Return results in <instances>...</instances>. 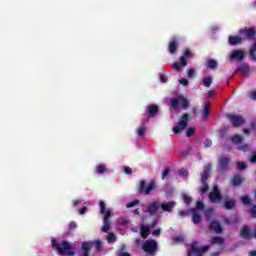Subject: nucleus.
<instances>
[{
  "label": "nucleus",
  "instance_id": "obj_37",
  "mask_svg": "<svg viewBox=\"0 0 256 256\" xmlns=\"http://www.w3.org/2000/svg\"><path fill=\"white\" fill-rule=\"evenodd\" d=\"M145 131H147V126H145V124L138 127L137 129L138 136L143 137V135H145Z\"/></svg>",
  "mask_w": 256,
  "mask_h": 256
},
{
  "label": "nucleus",
  "instance_id": "obj_6",
  "mask_svg": "<svg viewBox=\"0 0 256 256\" xmlns=\"http://www.w3.org/2000/svg\"><path fill=\"white\" fill-rule=\"evenodd\" d=\"M239 35L242 37L243 41H246V39L251 41L252 39H255L256 31L254 28L245 27L239 30Z\"/></svg>",
  "mask_w": 256,
  "mask_h": 256
},
{
  "label": "nucleus",
  "instance_id": "obj_4",
  "mask_svg": "<svg viewBox=\"0 0 256 256\" xmlns=\"http://www.w3.org/2000/svg\"><path fill=\"white\" fill-rule=\"evenodd\" d=\"M190 119L191 115L189 113H184L181 116V121L178 123V125L173 127V133L178 135V133H181L183 129H187V125Z\"/></svg>",
  "mask_w": 256,
  "mask_h": 256
},
{
  "label": "nucleus",
  "instance_id": "obj_38",
  "mask_svg": "<svg viewBox=\"0 0 256 256\" xmlns=\"http://www.w3.org/2000/svg\"><path fill=\"white\" fill-rule=\"evenodd\" d=\"M96 169H97V173H98L99 175H103V173H105V172L108 171L107 168L105 167V165H103V164H99V165L96 167Z\"/></svg>",
  "mask_w": 256,
  "mask_h": 256
},
{
  "label": "nucleus",
  "instance_id": "obj_1",
  "mask_svg": "<svg viewBox=\"0 0 256 256\" xmlns=\"http://www.w3.org/2000/svg\"><path fill=\"white\" fill-rule=\"evenodd\" d=\"M52 247L56 249L59 255H67V256H75V252L73 251V246L71 243L67 241H62V243H57V240L52 239Z\"/></svg>",
  "mask_w": 256,
  "mask_h": 256
},
{
  "label": "nucleus",
  "instance_id": "obj_52",
  "mask_svg": "<svg viewBox=\"0 0 256 256\" xmlns=\"http://www.w3.org/2000/svg\"><path fill=\"white\" fill-rule=\"evenodd\" d=\"M75 229H77V223L75 221L70 222L69 230L70 231H75Z\"/></svg>",
  "mask_w": 256,
  "mask_h": 256
},
{
  "label": "nucleus",
  "instance_id": "obj_47",
  "mask_svg": "<svg viewBox=\"0 0 256 256\" xmlns=\"http://www.w3.org/2000/svg\"><path fill=\"white\" fill-rule=\"evenodd\" d=\"M139 203H140V200H139V199H136V200H134V201L128 203V204L126 205V207H127L128 209H131V207H135V205H139Z\"/></svg>",
  "mask_w": 256,
  "mask_h": 256
},
{
  "label": "nucleus",
  "instance_id": "obj_64",
  "mask_svg": "<svg viewBox=\"0 0 256 256\" xmlns=\"http://www.w3.org/2000/svg\"><path fill=\"white\" fill-rule=\"evenodd\" d=\"M152 235H155V236L161 235V229L158 228V229L154 230V231L152 232Z\"/></svg>",
  "mask_w": 256,
  "mask_h": 256
},
{
  "label": "nucleus",
  "instance_id": "obj_22",
  "mask_svg": "<svg viewBox=\"0 0 256 256\" xmlns=\"http://www.w3.org/2000/svg\"><path fill=\"white\" fill-rule=\"evenodd\" d=\"M237 206V200L231 199V200H226L223 203L224 209H227L228 211H231V209H235Z\"/></svg>",
  "mask_w": 256,
  "mask_h": 256
},
{
  "label": "nucleus",
  "instance_id": "obj_63",
  "mask_svg": "<svg viewBox=\"0 0 256 256\" xmlns=\"http://www.w3.org/2000/svg\"><path fill=\"white\" fill-rule=\"evenodd\" d=\"M178 175H180V177H183V176H185V175H188V172L185 171V170H179V171H178Z\"/></svg>",
  "mask_w": 256,
  "mask_h": 256
},
{
  "label": "nucleus",
  "instance_id": "obj_31",
  "mask_svg": "<svg viewBox=\"0 0 256 256\" xmlns=\"http://www.w3.org/2000/svg\"><path fill=\"white\" fill-rule=\"evenodd\" d=\"M238 71H240V73H249L251 71V67H249L247 63H241Z\"/></svg>",
  "mask_w": 256,
  "mask_h": 256
},
{
  "label": "nucleus",
  "instance_id": "obj_42",
  "mask_svg": "<svg viewBox=\"0 0 256 256\" xmlns=\"http://www.w3.org/2000/svg\"><path fill=\"white\" fill-rule=\"evenodd\" d=\"M125 249H126V246L125 245H122L121 247H120V254H119V256H131V254L130 253H128V252H125Z\"/></svg>",
  "mask_w": 256,
  "mask_h": 256
},
{
  "label": "nucleus",
  "instance_id": "obj_18",
  "mask_svg": "<svg viewBox=\"0 0 256 256\" xmlns=\"http://www.w3.org/2000/svg\"><path fill=\"white\" fill-rule=\"evenodd\" d=\"M212 168H213V165L211 163L205 166L204 171L202 173L201 182H207V179H209V174L211 173Z\"/></svg>",
  "mask_w": 256,
  "mask_h": 256
},
{
  "label": "nucleus",
  "instance_id": "obj_41",
  "mask_svg": "<svg viewBox=\"0 0 256 256\" xmlns=\"http://www.w3.org/2000/svg\"><path fill=\"white\" fill-rule=\"evenodd\" d=\"M115 241H117V236H115V234L110 233L107 236V242L108 243H115Z\"/></svg>",
  "mask_w": 256,
  "mask_h": 256
},
{
  "label": "nucleus",
  "instance_id": "obj_14",
  "mask_svg": "<svg viewBox=\"0 0 256 256\" xmlns=\"http://www.w3.org/2000/svg\"><path fill=\"white\" fill-rule=\"evenodd\" d=\"M230 59L235 61H241L242 59H245V52L242 50H235L231 53Z\"/></svg>",
  "mask_w": 256,
  "mask_h": 256
},
{
  "label": "nucleus",
  "instance_id": "obj_61",
  "mask_svg": "<svg viewBox=\"0 0 256 256\" xmlns=\"http://www.w3.org/2000/svg\"><path fill=\"white\" fill-rule=\"evenodd\" d=\"M250 99H252L253 101H256V90L250 93Z\"/></svg>",
  "mask_w": 256,
  "mask_h": 256
},
{
  "label": "nucleus",
  "instance_id": "obj_39",
  "mask_svg": "<svg viewBox=\"0 0 256 256\" xmlns=\"http://www.w3.org/2000/svg\"><path fill=\"white\" fill-rule=\"evenodd\" d=\"M181 67H184L181 60L180 62H174L172 64V69H174V71H181Z\"/></svg>",
  "mask_w": 256,
  "mask_h": 256
},
{
  "label": "nucleus",
  "instance_id": "obj_9",
  "mask_svg": "<svg viewBox=\"0 0 256 256\" xmlns=\"http://www.w3.org/2000/svg\"><path fill=\"white\" fill-rule=\"evenodd\" d=\"M208 198L211 203H219L220 201H223V195L221 194L219 187L214 186L213 190L209 193Z\"/></svg>",
  "mask_w": 256,
  "mask_h": 256
},
{
  "label": "nucleus",
  "instance_id": "obj_2",
  "mask_svg": "<svg viewBox=\"0 0 256 256\" xmlns=\"http://www.w3.org/2000/svg\"><path fill=\"white\" fill-rule=\"evenodd\" d=\"M100 205V213L102 215H104L103 217V223L104 225L102 226L101 231L103 233H107V231H109V229H111V210H107V205L105 204V202L103 200H100L99 202Z\"/></svg>",
  "mask_w": 256,
  "mask_h": 256
},
{
  "label": "nucleus",
  "instance_id": "obj_21",
  "mask_svg": "<svg viewBox=\"0 0 256 256\" xmlns=\"http://www.w3.org/2000/svg\"><path fill=\"white\" fill-rule=\"evenodd\" d=\"M243 43L242 36H229V45L235 47V45H241Z\"/></svg>",
  "mask_w": 256,
  "mask_h": 256
},
{
  "label": "nucleus",
  "instance_id": "obj_15",
  "mask_svg": "<svg viewBox=\"0 0 256 256\" xmlns=\"http://www.w3.org/2000/svg\"><path fill=\"white\" fill-rule=\"evenodd\" d=\"M157 113H159V107L157 105L152 104L148 106V112H147L148 119L155 117Z\"/></svg>",
  "mask_w": 256,
  "mask_h": 256
},
{
  "label": "nucleus",
  "instance_id": "obj_34",
  "mask_svg": "<svg viewBox=\"0 0 256 256\" xmlns=\"http://www.w3.org/2000/svg\"><path fill=\"white\" fill-rule=\"evenodd\" d=\"M180 105H182V108L184 111H186V109H189V100L183 96H180Z\"/></svg>",
  "mask_w": 256,
  "mask_h": 256
},
{
  "label": "nucleus",
  "instance_id": "obj_5",
  "mask_svg": "<svg viewBox=\"0 0 256 256\" xmlns=\"http://www.w3.org/2000/svg\"><path fill=\"white\" fill-rule=\"evenodd\" d=\"M240 237L242 239H245L246 241H249L251 239H256V226L254 227V230L251 231V229H249V226L244 225L241 228Z\"/></svg>",
  "mask_w": 256,
  "mask_h": 256
},
{
  "label": "nucleus",
  "instance_id": "obj_16",
  "mask_svg": "<svg viewBox=\"0 0 256 256\" xmlns=\"http://www.w3.org/2000/svg\"><path fill=\"white\" fill-rule=\"evenodd\" d=\"M177 204L173 201L167 202V203H160V208H162V211L166 213H171L173 211V207H175Z\"/></svg>",
  "mask_w": 256,
  "mask_h": 256
},
{
  "label": "nucleus",
  "instance_id": "obj_10",
  "mask_svg": "<svg viewBox=\"0 0 256 256\" xmlns=\"http://www.w3.org/2000/svg\"><path fill=\"white\" fill-rule=\"evenodd\" d=\"M93 248V242H82L81 250L78 253L79 256H90L91 249Z\"/></svg>",
  "mask_w": 256,
  "mask_h": 256
},
{
  "label": "nucleus",
  "instance_id": "obj_57",
  "mask_svg": "<svg viewBox=\"0 0 256 256\" xmlns=\"http://www.w3.org/2000/svg\"><path fill=\"white\" fill-rule=\"evenodd\" d=\"M180 84L184 85V87H187V85H189V80L182 78L180 79Z\"/></svg>",
  "mask_w": 256,
  "mask_h": 256
},
{
  "label": "nucleus",
  "instance_id": "obj_12",
  "mask_svg": "<svg viewBox=\"0 0 256 256\" xmlns=\"http://www.w3.org/2000/svg\"><path fill=\"white\" fill-rule=\"evenodd\" d=\"M161 209V202L154 201L148 205L147 210L150 215H157V211Z\"/></svg>",
  "mask_w": 256,
  "mask_h": 256
},
{
  "label": "nucleus",
  "instance_id": "obj_36",
  "mask_svg": "<svg viewBox=\"0 0 256 256\" xmlns=\"http://www.w3.org/2000/svg\"><path fill=\"white\" fill-rule=\"evenodd\" d=\"M211 83H213V78L211 76H206L203 79L204 87H211Z\"/></svg>",
  "mask_w": 256,
  "mask_h": 256
},
{
  "label": "nucleus",
  "instance_id": "obj_29",
  "mask_svg": "<svg viewBox=\"0 0 256 256\" xmlns=\"http://www.w3.org/2000/svg\"><path fill=\"white\" fill-rule=\"evenodd\" d=\"M243 183V178L240 175H234L232 178V185L234 187H239Z\"/></svg>",
  "mask_w": 256,
  "mask_h": 256
},
{
  "label": "nucleus",
  "instance_id": "obj_60",
  "mask_svg": "<svg viewBox=\"0 0 256 256\" xmlns=\"http://www.w3.org/2000/svg\"><path fill=\"white\" fill-rule=\"evenodd\" d=\"M250 163H256V152L252 153V156L250 158Z\"/></svg>",
  "mask_w": 256,
  "mask_h": 256
},
{
  "label": "nucleus",
  "instance_id": "obj_50",
  "mask_svg": "<svg viewBox=\"0 0 256 256\" xmlns=\"http://www.w3.org/2000/svg\"><path fill=\"white\" fill-rule=\"evenodd\" d=\"M169 173H171V170L169 168H166L162 172V179H165V177H169Z\"/></svg>",
  "mask_w": 256,
  "mask_h": 256
},
{
  "label": "nucleus",
  "instance_id": "obj_58",
  "mask_svg": "<svg viewBox=\"0 0 256 256\" xmlns=\"http://www.w3.org/2000/svg\"><path fill=\"white\" fill-rule=\"evenodd\" d=\"M160 81L161 83H167V81H169V78H167L165 75H160Z\"/></svg>",
  "mask_w": 256,
  "mask_h": 256
},
{
  "label": "nucleus",
  "instance_id": "obj_13",
  "mask_svg": "<svg viewBox=\"0 0 256 256\" xmlns=\"http://www.w3.org/2000/svg\"><path fill=\"white\" fill-rule=\"evenodd\" d=\"M178 45L179 39L174 38L172 41H170L168 45V53H170L171 55H175V53H177Z\"/></svg>",
  "mask_w": 256,
  "mask_h": 256
},
{
  "label": "nucleus",
  "instance_id": "obj_26",
  "mask_svg": "<svg viewBox=\"0 0 256 256\" xmlns=\"http://www.w3.org/2000/svg\"><path fill=\"white\" fill-rule=\"evenodd\" d=\"M209 115H211V104L205 103L203 108V113H202V119H207Z\"/></svg>",
  "mask_w": 256,
  "mask_h": 256
},
{
  "label": "nucleus",
  "instance_id": "obj_11",
  "mask_svg": "<svg viewBox=\"0 0 256 256\" xmlns=\"http://www.w3.org/2000/svg\"><path fill=\"white\" fill-rule=\"evenodd\" d=\"M228 119L236 129H239L245 123V119L239 115H228Z\"/></svg>",
  "mask_w": 256,
  "mask_h": 256
},
{
  "label": "nucleus",
  "instance_id": "obj_28",
  "mask_svg": "<svg viewBox=\"0 0 256 256\" xmlns=\"http://www.w3.org/2000/svg\"><path fill=\"white\" fill-rule=\"evenodd\" d=\"M92 243V247H95L96 251H103V242L101 240L90 241Z\"/></svg>",
  "mask_w": 256,
  "mask_h": 256
},
{
  "label": "nucleus",
  "instance_id": "obj_40",
  "mask_svg": "<svg viewBox=\"0 0 256 256\" xmlns=\"http://www.w3.org/2000/svg\"><path fill=\"white\" fill-rule=\"evenodd\" d=\"M183 201L186 205H191L193 198L187 194H183Z\"/></svg>",
  "mask_w": 256,
  "mask_h": 256
},
{
  "label": "nucleus",
  "instance_id": "obj_32",
  "mask_svg": "<svg viewBox=\"0 0 256 256\" xmlns=\"http://www.w3.org/2000/svg\"><path fill=\"white\" fill-rule=\"evenodd\" d=\"M214 211H215V209L213 207L208 208L207 210L204 211L206 221H211V217H213Z\"/></svg>",
  "mask_w": 256,
  "mask_h": 256
},
{
  "label": "nucleus",
  "instance_id": "obj_54",
  "mask_svg": "<svg viewBox=\"0 0 256 256\" xmlns=\"http://www.w3.org/2000/svg\"><path fill=\"white\" fill-rule=\"evenodd\" d=\"M252 217L256 218V205H253L250 209Z\"/></svg>",
  "mask_w": 256,
  "mask_h": 256
},
{
  "label": "nucleus",
  "instance_id": "obj_19",
  "mask_svg": "<svg viewBox=\"0 0 256 256\" xmlns=\"http://www.w3.org/2000/svg\"><path fill=\"white\" fill-rule=\"evenodd\" d=\"M191 214L194 225H199V223H201V214H199L196 208L191 209Z\"/></svg>",
  "mask_w": 256,
  "mask_h": 256
},
{
  "label": "nucleus",
  "instance_id": "obj_27",
  "mask_svg": "<svg viewBox=\"0 0 256 256\" xmlns=\"http://www.w3.org/2000/svg\"><path fill=\"white\" fill-rule=\"evenodd\" d=\"M231 141L233 145H241V143H243V136L235 134L231 137Z\"/></svg>",
  "mask_w": 256,
  "mask_h": 256
},
{
  "label": "nucleus",
  "instance_id": "obj_43",
  "mask_svg": "<svg viewBox=\"0 0 256 256\" xmlns=\"http://www.w3.org/2000/svg\"><path fill=\"white\" fill-rule=\"evenodd\" d=\"M238 151H243L244 153H247V151H249V145L242 144V145L238 146Z\"/></svg>",
  "mask_w": 256,
  "mask_h": 256
},
{
  "label": "nucleus",
  "instance_id": "obj_55",
  "mask_svg": "<svg viewBox=\"0 0 256 256\" xmlns=\"http://www.w3.org/2000/svg\"><path fill=\"white\" fill-rule=\"evenodd\" d=\"M203 207H205V204L203 203V201H197L196 202V208L197 209H203Z\"/></svg>",
  "mask_w": 256,
  "mask_h": 256
},
{
  "label": "nucleus",
  "instance_id": "obj_56",
  "mask_svg": "<svg viewBox=\"0 0 256 256\" xmlns=\"http://www.w3.org/2000/svg\"><path fill=\"white\" fill-rule=\"evenodd\" d=\"M124 173L126 175H131V173H133V169H131V167H125L124 168Z\"/></svg>",
  "mask_w": 256,
  "mask_h": 256
},
{
  "label": "nucleus",
  "instance_id": "obj_33",
  "mask_svg": "<svg viewBox=\"0 0 256 256\" xmlns=\"http://www.w3.org/2000/svg\"><path fill=\"white\" fill-rule=\"evenodd\" d=\"M206 67L207 69H217V62L213 59H208L206 61Z\"/></svg>",
  "mask_w": 256,
  "mask_h": 256
},
{
  "label": "nucleus",
  "instance_id": "obj_24",
  "mask_svg": "<svg viewBox=\"0 0 256 256\" xmlns=\"http://www.w3.org/2000/svg\"><path fill=\"white\" fill-rule=\"evenodd\" d=\"M191 55H192L191 50L189 48H187L184 51L183 55L180 57V61L184 67H187V59H189V57H191Z\"/></svg>",
  "mask_w": 256,
  "mask_h": 256
},
{
  "label": "nucleus",
  "instance_id": "obj_3",
  "mask_svg": "<svg viewBox=\"0 0 256 256\" xmlns=\"http://www.w3.org/2000/svg\"><path fill=\"white\" fill-rule=\"evenodd\" d=\"M154 189H157L155 180H151L148 184L145 180H141L137 188V193L139 195H151V191H154Z\"/></svg>",
  "mask_w": 256,
  "mask_h": 256
},
{
  "label": "nucleus",
  "instance_id": "obj_23",
  "mask_svg": "<svg viewBox=\"0 0 256 256\" xmlns=\"http://www.w3.org/2000/svg\"><path fill=\"white\" fill-rule=\"evenodd\" d=\"M181 105V96H178L176 98H172L170 100V107L174 109V111H179V106Z\"/></svg>",
  "mask_w": 256,
  "mask_h": 256
},
{
  "label": "nucleus",
  "instance_id": "obj_7",
  "mask_svg": "<svg viewBox=\"0 0 256 256\" xmlns=\"http://www.w3.org/2000/svg\"><path fill=\"white\" fill-rule=\"evenodd\" d=\"M229 165H231V159H229V157H220L218 159V173H225V171H229Z\"/></svg>",
  "mask_w": 256,
  "mask_h": 256
},
{
  "label": "nucleus",
  "instance_id": "obj_45",
  "mask_svg": "<svg viewBox=\"0 0 256 256\" xmlns=\"http://www.w3.org/2000/svg\"><path fill=\"white\" fill-rule=\"evenodd\" d=\"M241 201L243 205H251V198H249L248 196H243Z\"/></svg>",
  "mask_w": 256,
  "mask_h": 256
},
{
  "label": "nucleus",
  "instance_id": "obj_48",
  "mask_svg": "<svg viewBox=\"0 0 256 256\" xmlns=\"http://www.w3.org/2000/svg\"><path fill=\"white\" fill-rule=\"evenodd\" d=\"M213 145V141H211V139H206L204 142V147L205 149H209V147H211Z\"/></svg>",
  "mask_w": 256,
  "mask_h": 256
},
{
  "label": "nucleus",
  "instance_id": "obj_25",
  "mask_svg": "<svg viewBox=\"0 0 256 256\" xmlns=\"http://www.w3.org/2000/svg\"><path fill=\"white\" fill-rule=\"evenodd\" d=\"M150 234H151V229H149V227L143 226V225L140 226V235L142 239H147Z\"/></svg>",
  "mask_w": 256,
  "mask_h": 256
},
{
  "label": "nucleus",
  "instance_id": "obj_46",
  "mask_svg": "<svg viewBox=\"0 0 256 256\" xmlns=\"http://www.w3.org/2000/svg\"><path fill=\"white\" fill-rule=\"evenodd\" d=\"M180 217H189L191 215V209L190 210H182L179 212Z\"/></svg>",
  "mask_w": 256,
  "mask_h": 256
},
{
  "label": "nucleus",
  "instance_id": "obj_53",
  "mask_svg": "<svg viewBox=\"0 0 256 256\" xmlns=\"http://www.w3.org/2000/svg\"><path fill=\"white\" fill-rule=\"evenodd\" d=\"M189 155H191V151H190V150H184V151L182 152V157H183L184 159H187V157H189Z\"/></svg>",
  "mask_w": 256,
  "mask_h": 256
},
{
  "label": "nucleus",
  "instance_id": "obj_35",
  "mask_svg": "<svg viewBox=\"0 0 256 256\" xmlns=\"http://www.w3.org/2000/svg\"><path fill=\"white\" fill-rule=\"evenodd\" d=\"M207 191H209V184L207 182H202V187H200L199 193L201 195H205V193H207Z\"/></svg>",
  "mask_w": 256,
  "mask_h": 256
},
{
  "label": "nucleus",
  "instance_id": "obj_30",
  "mask_svg": "<svg viewBox=\"0 0 256 256\" xmlns=\"http://www.w3.org/2000/svg\"><path fill=\"white\" fill-rule=\"evenodd\" d=\"M211 243L213 245H223L225 243V239L221 236H214L211 239Z\"/></svg>",
  "mask_w": 256,
  "mask_h": 256
},
{
  "label": "nucleus",
  "instance_id": "obj_62",
  "mask_svg": "<svg viewBox=\"0 0 256 256\" xmlns=\"http://www.w3.org/2000/svg\"><path fill=\"white\" fill-rule=\"evenodd\" d=\"M214 95H215V92H214L213 90H210V91H208V93H207L208 99H211L212 97H214Z\"/></svg>",
  "mask_w": 256,
  "mask_h": 256
},
{
  "label": "nucleus",
  "instance_id": "obj_44",
  "mask_svg": "<svg viewBox=\"0 0 256 256\" xmlns=\"http://www.w3.org/2000/svg\"><path fill=\"white\" fill-rule=\"evenodd\" d=\"M237 168L239 171H245V169H247V164H245V162H238Z\"/></svg>",
  "mask_w": 256,
  "mask_h": 256
},
{
  "label": "nucleus",
  "instance_id": "obj_51",
  "mask_svg": "<svg viewBox=\"0 0 256 256\" xmlns=\"http://www.w3.org/2000/svg\"><path fill=\"white\" fill-rule=\"evenodd\" d=\"M191 135H195V128H188L186 131V136L191 137Z\"/></svg>",
  "mask_w": 256,
  "mask_h": 256
},
{
  "label": "nucleus",
  "instance_id": "obj_17",
  "mask_svg": "<svg viewBox=\"0 0 256 256\" xmlns=\"http://www.w3.org/2000/svg\"><path fill=\"white\" fill-rule=\"evenodd\" d=\"M209 229L211 231H215V233H222L223 231V227H221V223H219V221L217 220L210 222Z\"/></svg>",
  "mask_w": 256,
  "mask_h": 256
},
{
  "label": "nucleus",
  "instance_id": "obj_59",
  "mask_svg": "<svg viewBox=\"0 0 256 256\" xmlns=\"http://www.w3.org/2000/svg\"><path fill=\"white\" fill-rule=\"evenodd\" d=\"M79 213H80V215H85V213H87V206L82 207V208L79 210Z\"/></svg>",
  "mask_w": 256,
  "mask_h": 256
},
{
  "label": "nucleus",
  "instance_id": "obj_49",
  "mask_svg": "<svg viewBox=\"0 0 256 256\" xmlns=\"http://www.w3.org/2000/svg\"><path fill=\"white\" fill-rule=\"evenodd\" d=\"M187 76L191 79L195 77V70L193 68L188 69Z\"/></svg>",
  "mask_w": 256,
  "mask_h": 256
},
{
  "label": "nucleus",
  "instance_id": "obj_20",
  "mask_svg": "<svg viewBox=\"0 0 256 256\" xmlns=\"http://www.w3.org/2000/svg\"><path fill=\"white\" fill-rule=\"evenodd\" d=\"M193 253L196 255V256H203V252H201V249H199L197 247V242H193L191 244V250L188 251V256H191L193 255Z\"/></svg>",
  "mask_w": 256,
  "mask_h": 256
},
{
  "label": "nucleus",
  "instance_id": "obj_8",
  "mask_svg": "<svg viewBox=\"0 0 256 256\" xmlns=\"http://www.w3.org/2000/svg\"><path fill=\"white\" fill-rule=\"evenodd\" d=\"M142 249L143 251H145V253H148L149 255H153L154 253L157 252V241L147 240L143 244Z\"/></svg>",
  "mask_w": 256,
  "mask_h": 256
}]
</instances>
